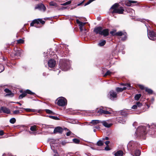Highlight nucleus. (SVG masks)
I'll return each instance as SVG.
<instances>
[{
    "mask_svg": "<svg viewBox=\"0 0 156 156\" xmlns=\"http://www.w3.org/2000/svg\"><path fill=\"white\" fill-rule=\"evenodd\" d=\"M141 152L139 150H136L134 151V154L135 156H139Z\"/></svg>",
    "mask_w": 156,
    "mask_h": 156,
    "instance_id": "nucleus-28",
    "label": "nucleus"
},
{
    "mask_svg": "<svg viewBox=\"0 0 156 156\" xmlns=\"http://www.w3.org/2000/svg\"><path fill=\"white\" fill-rule=\"evenodd\" d=\"M137 2L132 0L126 1L125 2L126 5L128 6H132V4L133 3H136Z\"/></svg>",
    "mask_w": 156,
    "mask_h": 156,
    "instance_id": "nucleus-16",
    "label": "nucleus"
},
{
    "mask_svg": "<svg viewBox=\"0 0 156 156\" xmlns=\"http://www.w3.org/2000/svg\"><path fill=\"white\" fill-rule=\"evenodd\" d=\"M84 30V31H87V29L85 28L84 27L83 28V30Z\"/></svg>",
    "mask_w": 156,
    "mask_h": 156,
    "instance_id": "nucleus-64",
    "label": "nucleus"
},
{
    "mask_svg": "<svg viewBox=\"0 0 156 156\" xmlns=\"http://www.w3.org/2000/svg\"><path fill=\"white\" fill-rule=\"evenodd\" d=\"M37 126L34 125L30 127V129L32 131L35 132L37 130Z\"/></svg>",
    "mask_w": 156,
    "mask_h": 156,
    "instance_id": "nucleus-23",
    "label": "nucleus"
},
{
    "mask_svg": "<svg viewBox=\"0 0 156 156\" xmlns=\"http://www.w3.org/2000/svg\"><path fill=\"white\" fill-rule=\"evenodd\" d=\"M56 64V61L54 59H51L48 62V66L51 68L54 67Z\"/></svg>",
    "mask_w": 156,
    "mask_h": 156,
    "instance_id": "nucleus-11",
    "label": "nucleus"
},
{
    "mask_svg": "<svg viewBox=\"0 0 156 156\" xmlns=\"http://www.w3.org/2000/svg\"><path fill=\"white\" fill-rule=\"evenodd\" d=\"M13 114L14 115L15 114H20V112L19 110H15L13 111Z\"/></svg>",
    "mask_w": 156,
    "mask_h": 156,
    "instance_id": "nucleus-45",
    "label": "nucleus"
},
{
    "mask_svg": "<svg viewBox=\"0 0 156 156\" xmlns=\"http://www.w3.org/2000/svg\"><path fill=\"white\" fill-rule=\"evenodd\" d=\"M71 133H72L70 131H69L66 133V135L67 136H70Z\"/></svg>",
    "mask_w": 156,
    "mask_h": 156,
    "instance_id": "nucleus-50",
    "label": "nucleus"
},
{
    "mask_svg": "<svg viewBox=\"0 0 156 156\" xmlns=\"http://www.w3.org/2000/svg\"><path fill=\"white\" fill-rule=\"evenodd\" d=\"M71 62L69 60L61 59L59 61V65L62 70L66 71L70 68Z\"/></svg>",
    "mask_w": 156,
    "mask_h": 156,
    "instance_id": "nucleus-1",
    "label": "nucleus"
},
{
    "mask_svg": "<svg viewBox=\"0 0 156 156\" xmlns=\"http://www.w3.org/2000/svg\"><path fill=\"white\" fill-rule=\"evenodd\" d=\"M48 117L51 119H52L56 120H59L60 119L58 117L55 116L49 115L48 116Z\"/></svg>",
    "mask_w": 156,
    "mask_h": 156,
    "instance_id": "nucleus-30",
    "label": "nucleus"
},
{
    "mask_svg": "<svg viewBox=\"0 0 156 156\" xmlns=\"http://www.w3.org/2000/svg\"><path fill=\"white\" fill-rule=\"evenodd\" d=\"M101 123V121L98 120H94L91 121L90 123L93 125H95L97 124Z\"/></svg>",
    "mask_w": 156,
    "mask_h": 156,
    "instance_id": "nucleus-22",
    "label": "nucleus"
},
{
    "mask_svg": "<svg viewBox=\"0 0 156 156\" xmlns=\"http://www.w3.org/2000/svg\"><path fill=\"white\" fill-rule=\"evenodd\" d=\"M21 51H22L20 50H17L14 54L16 55L20 56L21 53Z\"/></svg>",
    "mask_w": 156,
    "mask_h": 156,
    "instance_id": "nucleus-29",
    "label": "nucleus"
},
{
    "mask_svg": "<svg viewBox=\"0 0 156 156\" xmlns=\"http://www.w3.org/2000/svg\"><path fill=\"white\" fill-rule=\"evenodd\" d=\"M145 91L147 92L149 94H153V90L147 87H145Z\"/></svg>",
    "mask_w": 156,
    "mask_h": 156,
    "instance_id": "nucleus-24",
    "label": "nucleus"
},
{
    "mask_svg": "<svg viewBox=\"0 0 156 156\" xmlns=\"http://www.w3.org/2000/svg\"><path fill=\"white\" fill-rule=\"evenodd\" d=\"M71 1L70 0V1H68L67 2H66L65 3H62V4H61V5H64V6H65V5H69L70 4H71Z\"/></svg>",
    "mask_w": 156,
    "mask_h": 156,
    "instance_id": "nucleus-33",
    "label": "nucleus"
},
{
    "mask_svg": "<svg viewBox=\"0 0 156 156\" xmlns=\"http://www.w3.org/2000/svg\"><path fill=\"white\" fill-rule=\"evenodd\" d=\"M4 70V67L2 65H0V73L3 71Z\"/></svg>",
    "mask_w": 156,
    "mask_h": 156,
    "instance_id": "nucleus-41",
    "label": "nucleus"
},
{
    "mask_svg": "<svg viewBox=\"0 0 156 156\" xmlns=\"http://www.w3.org/2000/svg\"><path fill=\"white\" fill-rule=\"evenodd\" d=\"M4 91L6 93L5 96L6 97H12L14 96V94L12 93V91L9 89L6 88L4 90Z\"/></svg>",
    "mask_w": 156,
    "mask_h": 156,
    "instance_id": "nucleus-13",
    "label": "nucleus"
},
{
    "mask_svg": "<svg viewBox=\"0 0 156 156\" xmlns=\"http://www.w3.org/2000/svg\"><path fill=\"white\" fill-rule=\"evenodd\" d=\"M35 23L34 22V20L30 23V25L31 26H33L34 25V24Z\"/></svg>",
    "mask_w": 156,
    "mask_h": 156,
    "instance_id": "nucleus-57",
    "label": "nucleus"
},
{
    "mask_svg": "<svg viewBox=\"0 0 156 156\" xmlns=\"http://www.w3.org/2000/svg\"><path fill=\"white\" fill-rule=\"evenodd\" d=\"M102 29V27H96L94 28V31L95 32L96 34H99L101 35V31Z\"/></svg>",
    "mask_w": 156,
    "mask_h": 156,
    "instance_id": "nucleus-15",
    "label": "nucleus"
},
{
    "mask_svg": "<svg viewBox=\"0 0 156 156\" xmlns=\"http://www.w3.org/2000/svg\"><path fill=\"white\" fill-rule=\"evenodd\" d=\"M136 105H137V107H140L142 105V103H140V102H137L136 103Z\"/></svg>",
    "mask_w": 156,
    "mask_h": 156,
    "instance_id": "nucleus-44",
    "label": "nucleus"
},
{
    "mask_svg": "<svg viewBox=\"0 0 156 156\" xmlns=\"http://www.w3.org/2000/svg\"><path fill=\"white\" fill-rule=\"evenodd\" d=\"M125 84V83H121L120 84V85H122V86H124Z\"/></svg>",
    "mask_w": 156,
    "mask_h": 156,
    "instance_id": "nucleus-62",
    "label": "nucleus"
},
{
    "mask_svg": "<svg viewBox=\"0 0 156 156\" xmlns=\"http://www.w3.org/2000/svg\"><path fill=\"white\" fill-rule=\"evenodd\" d=\"M4 132L3 130H0V136H2L4 135Z\"/></svg>",
    "mask_w": 156,
    "mask_h": 156,
    "instance_id": "nucleus-53",
    "label": "nucleus"
},
{
    "mask_svg": "<svg viewBox=\"0 0 156 156\" xmlns=\"http://www.w3.org/2000/svg\"><path fill=\"white\" fill-rule=\"evenodd\" d=\"M147 35L150 39L153 41L156 40V33L150 30L148 32L147 29Z\"/></svg>",
    "mask_w": 156,
    "mask_h": 156,
    "instance_id": "nucleus-5",
    "label": "nucleus"
},
{
    "mask_svg": "<svg viewBox=\"0 0 156 156\" xmlns=\"http://www.w3.org/2000/svg\"><path fill=\"white\" fill-rule=\"evenodd\" d=\"M45 111L48 114H51L52 115H55V113L53 112L52 111L49 109H46L45 110Z\"/></svg>",
    "mask_w": 156,
    "mask_h": 156,
    "instance_id": "nucleus-26",
    "label": "nucleus"
},
{
    "mask_svg": "<svg viewBox=\"0 0 156 156\" xmlns=\"http://www.w3.org/2000/svg\"><path fill=\"white\" fill-rule=\"evenodd\" d=\"M137 131L139 132L138 136L141 137L144 136L147 133L146 131V127L145 126H142L138 128Z\"/></svg>",
    "mask_w": 156,
    "mask_h": 156,
    "instance_id": "nucleus-4",
    "label": "nucleus"
},
{
    "mask_svg": "<svg viewBox=\"0 0 156 156\" xmlns=\"http://www.w3.org/2000/svg\"><path fill=\"white\" fill-rule=\"evenodd\" d=\"M112 73V72L109 70H108L104 75V76H106L108 75H110Z\"/></svg>",
    "mask_w": 156,
    "mask_h": 156,
    "instance_id": "nucleus-38",
    "label": "nucleus"
},
{
    "mask_svg": "<svg viewBox=\"0 0 156 156\" xmlns=\"http://www.w3.org/2000/svg\"><path fill=\"white\" fill-rule=\"evenodd\" d=\"M105 150L106 151H109L111 150V149L109 147L108 145L106 146V147L105 148Z\"/></svg>",
    "mask_w": 156,
    "mask_h": 156,
    "instance_id": "nucleus-48",
    "label": "nucleus"
},
{
    "mask_svg": "<svg viewBox=\"0 0 156 156\" xmlns=\"http://www.w3.org/2000/svg\"><path fill=\"white\" fill-rule=\"evenodd\" d=\"M110 95L112 98H116L117 96L116 93L113 90H111L109 92Z\"/></svg>",
    "mask_w": 156,
    "mask_h": 156,
    "instance_id": "nucleus-21",
    "label": "nucleus"
},
{
    "mask_svg": "<svg viewBox=\"0 0 156 156\" xmlns=\"http://www.w3.org/2000/svg\"><path fill=\"white\" fill-rule=\"evenodd\" d=\"M49 4L50 5L55 6V7H57L58 6L57 3L53 1L49 3Z\"/></svg>",
    "mask_w": 156,
    "mask_h": 156,
    "instance_id": "nucleus-34",
    "label": "nucleus"
},
{
    "mask_svg": "<svg viewBox=\"0 0 156 156\" xmlns=\"http://www.w3.org/2000/svg\"><path fill=\"white\" fill-rule=\"evenodd\" d=\"M26 95L27 93L26 91H25L20 95L19 98H24L26 96Z\"/></svg>",
    "mask_w": 156,
    "mask_h": 156,
    "instance_id": "nucleus-35",
    "label": "nucleus"
},
{
    "mask_svg": "<svg viewBox=\"0 0 156 156\" xmlns=\"http://www.w3.org/2000/svg\"><path fill=\"white\" fill-rule=\"evenodd\" d=\"M40 23L43 24L45 23V21H44L42 20L41 19H40Z\"/></svg>",
    "mask_w": 156,
    "mask_h": 156,
    "instance_id": "nucleus-55",
    "label": "nucleus"
},
{
    "mask_svg": "<svg viewBox=\"0 0 156 156\" xmlns=\"http://www.w3.org/2000/svg\"><path fill=\"white\" fill-rule=\"evenodd\" d=\"M140 145V144L134 141H130L127 145V148L129 150L133 152Z\"/></svg>",
    "mask_w": 156,
    "mask_h": 156,
    "instance_id": "nucleus-3",
    "label": "nucleus"
},
{
    "mask_svg": "<svg viewBox=\"0 0 156 156\" xmlns=\"http://www.w3.org/2000/svg\"><path fill=\"white\" fill-rule=\"evenodd\" d=\"M63 130L62 127L60 126H58L55 128L53 133L54 134H55L57 133L62 134L63 132Z\"/></svg>",
    "mask_w": 156,
    "mask_h": 156,
    "instance_id": "nucleus-12",
    "label": "nucleus"
},
{
    "mask_svg": "<svg viewBox=\"0 0 156 156\" xmlns=\"http://www.w3.org/2000/svg\"><path fill=\"white\" fill-rule=\"evenodd\" d=\"M54 152L55 153V154L54 155V156H59L56 150H53Z\"/></svg>",
    "mask_w": 156,
    "mask_h": 156,
    "instance_id": "nucleus-46",
    "label": "nucleus"
},
{
    "mask_svg": "<svg viewBox=\"0 0 156 156\" xmlns=\"http://www.w3.org/2000/svg\"><path fill=\"white\" fill-rule=\"evenodd\" d=\"M109 138L108 137L106 136V137H105V138H103L102 139V140H109Z\"/></svg>",
    "mask_w": 156,
    "mask_h": 156,
    "instance_id": "nucleus-56",
    "label": "nucleus"
},
{
    "mask_svg": "<svg viewBox=\"0 0 156 156\" xmlns=\"http://www.w3.org/2000/svg\"><path fill=\"white\" fill-rule=\"evenodd\" d=\"M110 33L111 34H112L113 35H115V33H114V32L113 31H111L110 32Z\"/></svg>",
    "mask_w": 156,
    "mask_h": 156,
    "instance_id": "nucleus-58",
    "label": "nucleus"
},
{
    "mask_svg": "<svg viewBox=\"0 0 156 156\" xmlns=\"http://www.w3.org/2000/svg\"><path fill=\"white\" fill-rule=\"evenodd\" d=\"M141 96V94H136L134 98H140Z\"/></svg>",
    "mask_w": 156,
    "mask_h": 156,
    "instance_id": "nucleus-52",
    "label": "nucleus"
},
{
    "mask_svg": "<svg viewBox=\"0 0 156 156\" xmlns=\"http://www.w3.org/2000/svg\"><path fill=\"white\" fill-rule=\"evenodd\" d=\"M57 105L59 106H64L67 104V101L66 98H60L58 101Z\"/></svg>",
    "mask_w": 156,
    "mask_h": 156,
    "instance_id": "nucleus-6",
    "label": "nucleus"
},
{
    "mask_svg": "<svg viewBox=\"0 0 156 156\" xmlns=\"http://www.w3.org/2000/svg\"><path fill=\"white\" fill-rule=\"evenodd\" d=\"M76 23L78 24L79 25V29L80 30V31L81 32L83 31V28L84 27H83L87 23H83L82 22H80L78 19L76 20Z\"/></svg>",
    "mask_w": 156,
    "mask_h": 156,
    "instance_id": "nucleus-8",
    "label": "nucleus"
},
{
    "mask_svg": "<svg viewBox=\"0 0 156 156\" xmlns=\"http://www.w3.org/2000/svg\"><path fill=\"white\" fill-rule=\"evenodd\" d=\"M109 34V30L108 29H105L101 30V35L104 36H106Z\"/></svg>",
    "mask_w": 156,
    "mask_h": 156,
    "instance_id": "nucleus-17",
    "label": "nucleus"
},
{
    "mask_svg": "<svg viewBox=\"0 0 156 156\" xmlns=\"http://www.w3.org/2000/svg\"><path fill=\"white\" fill-rule=\"evenodd\" d=\"M137 105H133L132 107L131 108L132 109H136L137 108Z\"/></svg>",
    "mask_w": 156,
    "mask_h": 156,
    "instance_id": "nucleus-49",
    "label": "nucleus"
},
{
    "mask_svg": "<svg viewBox=\"0 0 156 156\" xmlns=\"http://www.w3.org/2000/svg\"><path fill=\"white\" fill-rule=\"evenodd\" d=\"M124 87H126V89H129L131 87L130 84L129 83H125Z\"/></svg>",
    "mask_w": 156,
    "mask_h": 156,
    "instance_id": "nucleus-39",
    "label": "nucleus"
},
{
    "mask_svg": "<svg viewBox=\"0 0 156 156\" xmlns=\"http://www.w3.org/2000/svg\"><path fill=\"white\" fill-rule=\"evenodd\" d=\"M73 141L75 144H79L80 142V140L76 138H74L73 139Z\"/></svg>",
    "mask_w": 156,
    "mask_h": 156,
    "instance_id": "nucleus-31",
    "label": "nucleus"
},
{
    "mask_svg": "<svg viewBox=\"0 0 156 156\" xmlns=\"http://www.w3.org/2000/svg\"><path fill=\"white\" fill-rule=\"evenodd\" d=\"M140 88L141 89H142V90H143L144 89H145V87H144V86L142 85H139V86Z\"/></svg>",
    "mask_w": 156,
    "mask_h": 156,
    "instance_id": "nucleus-51",
    "label": "nucleus"
},
{
    "mask_svg": "<svg viewBox=\"0 0 156 156\" xmlns=\"http://www.w3.org/2000/svg\"><path fill=\"white\" fill-rule=\"evenodd\" d=\"M1 111H2L3 113L7 114H9L10 113V110L4 106H2L1 107Z\"/></svg>",
    "mask_w": 156,
    "mask_h": 156,
    "instance_id": "nucleus-14",
    "label": "nucleus"
},
{
    "mask_svg": "<svg viewBox=\"0 0 156 156\" xmlns=\"http://www.w3.org/2000/svg\"><path fill=\"white\" fill-rule=\"evenodd\" d=\"M104 144L103 142L101 140H98L96 144V145L99 146H101L104 145Z\"/></svg>",
    "mask_w": 156,
    "mask_h": 156,
    "instance_id": "nucleus-27",
    "label": "nucleus"
},
{
    "mask_svg": "<svg viewBox=\"0 0 156 156\" xmlns=\"http://www.w3.org/2000/svg\"><path fill=\"white\" fill-rule=\"evenodd\" d=\"M40 19H35L34 20V22L35 23L39 24L40 23Z\"/></svg>",
    "mask_w": 156,
    "mask_h": 156,
    "instance_id": "nucleus-43",
    "label": "nucleus"
},
{
    "mask_svg": "<svg viewBox=\"0 0 156 156\" xmlns=\"http://www.w3.org/2000/svg\"><path fill=\"white\" fill-rule=\"evenodd\" d=\"M110 141H107L105 142V144L106 145V146L108 145V144L110 143Z\"/></svg>",
    "mask_w": 156,
    "mask_h": 156,
    "instance_id": "nucleus-54",
    "label": "nucleus"
},
{
    "mask_svg": "<svg viewBox=\"0 0 156 156\" xmlns=\"http://www.w3.org/2000/svg\"><path fill=\"white\" fill-rule=\"evenodd\" d=\"M16 122V119L15 118H11L9 121V122L12 124Z\"/></svg>",
    "mask_w": 156,
    "mask_h": 156,
    "instance_id": "nucleus-36",
    "label": "nucleus"
},
{
    "mask_svg": "<svg viewBox=\"0 0 156 156\" xmlns=\"http://www.w3.org/2000/svg\"><path fill=\"white\" fill-rule=\"evenodd\" d=\"M126 87H124L122 88L117 87L116 88L115 90L117 92L119 93L122 92L123 90H126Z\"/></svg>",
    "mask_w": 156,
    "mask_h": 156,
    "instance_id": "nucleus-20",
    "label": "nucleus"
},
{
    "mask_svg": "<svg viewBox=\"0 0 156 156\" xmlns=\"http://www.w3.org/2000/svg\"><path fill=\"white\" fill-rule=\"evenodd\" d=\"M101 123H102L104 126L107 128H109L112 125V124H108L105 121H101Z\"/></svg>",
    "mask_w": 156,
    "mask_h": 156,
    "instance_id": "nucleus-18",
    "label": "nucleus"
},
{
    "mask_svg": "<svg viewBox=\"0 0 156 156\" xmlns=\"http://www.w3.org/2000/svg\"><path fill=\"white\" fill-rule=\"evenodd\" d=\"M123 152L121 150H119L117 151L115 154V156H122Z\"/></svg>",
    "mask_w": 156,
    "mask_h": 156,
    "instance_id": "nucleus-19",
    "label": "nucleus"
},
{
    "mask_svg": "<svg viewBox=\"0 0 156 156\" xmlns=\"http://www.w3.org/2000/svg\"><path fill=\"white\" fill-rule=\"evenodd\" d=\"M129 12H130L132 13V14L131 15V16H134V15L135 14V11L131 9H129Z\"/></svg>",
    "mask_w": 156,
    "mask_h": 156,
    "instance_id": "nucleus-42",
    "label": "nucleus"
},
{
    "mask_svg": "<svg viewBox=\"0 0 156 156\" xmlns=\"http://www.w3.org/2000/svg\"><path fill=\"white\" fill-rule=\"evenodd\" d=\"M119 5L118 3H115L112 5L109 9L110 12L112 14L115 13L119 14H123L124 11L123 8L121 6L118 8Z\"/></svg>",
    "mask_w": 156,
    "mask_h": 156,
    "instance_id": "nucleus-2",
    "label": "nucleus"
},
{
    "mask_svg": "<svg viewBox=\"0 0 156 156\" xmlns=\"http://www.w3.org/2000/svg\"><path fill=\"white\" fill-rule=\"evenodd\" d=\"M27 94H29L31 95H33L35 94L33 92H32L31 91H30L29 90H27L26 91H25Z\"/></svg>",
    "mask_w": 156,
    "mask_h": 156,
    "instance_id": "nucleus-37",
    "label": "nucleus"
},
{
    "mask_svg": "<svg viewBox=\"0 0 156 156\" xmlns=\"http://www.w3.org/2000/svg\"><path fill=\"white\" fill-rule=\"evenodd\" d=\"M115 34V35L119 36H123L124 37L122 38V41L125 40L126 38V32H122L120 31L116 33Z\"/></svg>",
    "mask_w": 156,
    "mask_h": 156,
    "instance_id": "nucleus-9",
    "label": "nucleus"
},
{
    "mask_svg": "<svg viewBox=\"0 0 156 156\" xmlns=\"http://www.w3.org/2000/svg\"><path fill=\"white\" fill-rule=\"evenodd\" d=\"M94 128L97 129H100V128L99 126H96L94 127Z\"/></svg>",
    "mask_w": 156,
    "mask_h": 156,
    "instance_id": "nucleus-59",
    "label": "nucleus"
},
{
    "mask_svg": "<svg viewBox=\"0 0 156 156\" xmlns=\"http://www.w3.org/2000/svg\"><path fill=\"white\" fill-rule=\"evenodd\" d=\"M16 103L17 104H19L20 105H22V104L21 103H20L19 102H16Z\"/></svg>",
    "mask_w": 156,
    "mask_h": 156,
    "instance_id": "nucleus-61",
    "label": "nucleus"
},
{
    "mask_svg": "<svg viewBox=\"0 0 156 156\" xmlns=\"http://www.w3.org/2000/svg\"><path fill=\"white\" fill-rule=\"evenodd\" d=\"M105 108L103 107H101V108H100L97 111V113L100 114H106V115H110L111 113L109 111L105 110Z\"/></svg>",
    "mask_w": 156,
    "mask_h": 156,
    "instance_id": "nucleus-7",
    "label": "nucleus"
},
{
    "mask_svg": "<svg viewBox=\"0 0 156 156\" xmlns=\"http://www.w3.org/2000/svg\"><path fill=\"white\" fill-rule=\"evenodd\" d=\"M67 143H68V142H66V141L65 140H64V141H62V142L61 143V144H62V145L65 146Z\"/></svg>",
    "mask_w": 156,
    "mask_h": 156,
    "instance_id": "nucleus-47",
    "label": "nucleus"
},
{
    "mask_svg": "<svg viewBox=\"0 0 156 156\" xmlns=\"http://www.w3.org/2000/svg\"><path fill=\"white\" fill-rule=\"evenodd\" d=\"M17 44H23L24 42V41L23 39H20L17 41Z\"/></svg>",
    "mask_w": 156,
    "mask_h": 156,
    "instance_id": "nucleus-32",
    "label": "nucleus"
},
{
    "mask_svg": "<svg viewBox=\"0 0 156 156\" xmlns=\"http://www.w3.org/2000/svg\"><path fill=\"white\" fill-rule=\"evenodd\" d=\"M140 98H135V100L136 101H138L139 100Z\"/></svg>",
    "mask_w": 156,
    "mask_h": 156,
    "instance_id": "nucleus-63",
    "label": "nucleus"
},
{
    "mask_svg": "<svg viewBox=\"0 0 156 156\" xmlns=\"http://www.w3.org/2000/svg\"><path fill=\"white\" fill-rule=\"evenodd\" d=\"M27 112H34L35 109H31L30 108H25L24 109Z\"/></svg>",
    "mask_w": 156,
    "mask_h": 156,
    "instance_id": "nucleus-40",
    "label": "nucleus"
},
{
    "mask_svg": "<svg viewBox=\"0 0 156 156\" xmlns=\"http://www.w3.org/2000/svg\"><path fill=\"white\" fill-rule=\"evenodd\" d=\"M35 9H38L39 10L44 11H45L46 8L44 4L40 3L38 4L35 7Z\"/></svg>",
    "mask_w": 156,
    "mask_h": 156,
    "instance_id": "nucleus-10",
    "label": "nucleus"
},
{
    "mask_svg": "<svg viewBox=\"0 0 156 156\" xmlns=\"http://www.w3.org/2000/svg\"><path fill=\"white\" fill-rule=\"evenodd\" d=\"M154 125H152L151 126H149V128H150V129H151L152 127H153V126H154Z\"/></svg>",
    "mask_w": 156,
    "mask_h": 156,
    "instance_id": "nucleus-60",
    "label": "nucleus"
},
{
    "mask_svg": "<svg viewBox=\"0 0 156 156\" xmlns=\"http://www.w3.org/2000/svg\"><path fill=\"white\" fill-rule=\"evenodd\" d=\"M106 43V41L105 40H101L100 41V42L98 43V45L100 46H103Z\"/></svg>",
    "mask_w": 156,
    "mask_h": 156,
    "instance_id": "nucleus-25",
    "label": "nucleus"
}]
</instances>
